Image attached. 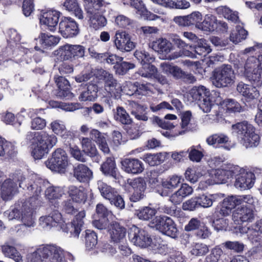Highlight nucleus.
Returning <instances> with one entry per match:
<instances>
[{
    "label": "nucleus",
    "mask_w": 262,
    "mask_h": 262,
    "mask_svg": "<svg viewBox=\"0 0 262 262\" xmlns=\"http://www.w3.org/2000/svg\"><path fill=\"white\" fill-rule=\"evenodd\" d=\"M254 203V200L250 195H231L224 199L219 204V213L222 216H227L237 206L244 204L253 205Z\"/></svg>",
    "instance_id": "6"
},
{
    "label": "nucleus",
    "mask_w": 262,
    "mask_h": 262,
    "mask_svg": "<svg viewBox=\"0 0 262 262\" xmlns=\"http://www.w3.org/2000/svg\"><path fill=\"white\" fill-rule=\"evenodd\" d=\"M217 14L222 15L225 19L234 24H239L238 12L227 6H220L216 8Z\"/></svg>",
    "instance_id": "35"
},
{
    "label": "nucleus",
    "mask_w": 262,
    "mask_h": 262,
    "mask_svg": "<svg viewBox=\"0 0 262 262\" xmlns=\"http://www.w3.org/2000/svg\"><path fill=\"white\" fill-rule=\"evenodd\" d=\"M209 252L208 246L202 243H193L190 251L191 255L195 256H202Z\"/></svg>",
    "instance_id": "54"
},
{
    "label": "nucleus",
    "mask_w": 262,
    "mask_h": 262,
    "mask_svg": "<svg viewBox=\"0 0 262 262\" xmlns=\"http://www.w3.org/2000/svg\"><path fill=\"white\" fill-rule=\"evenodd\" d=\"M59 32L64 38L74 37L79 33L78 25L71 18H62L59 24Z\"/></svg>",
    "instance_id": "22"
},
{
    "label": "nucleus",
    "mask_w": 262,
    "mask_h": 262,
    "mask_svg": "<svg viewBox=\"0 0 262 262\" xmlns=\"http://www.w3.org/2000/svg\"><path fill=\"white\" fill-rule=\"evenodd\" d=\"M121 168L125 172L138 174L144 170V166L142 161L136 158H125L121 162Z\"/></svg>",
    "instance_id": "24"
},
{
    "label": "nucleus",
    "mask_w": 262,
    "mask_h": 262,
    "mask_svg": "<svg viewBox=\"0 0 262 262\" xmlns=\"http://www.w3.org/2000/svg\"><path fill=\"white\" fill-rule=\"evenodd\" d=\"M238 167L231 164L222 165L220 168L212 169L211 174L213 175L216 184L226 183L237 172Z\"/></svg>",
    "instance_id": "17"
},
{
    "label": "nucleus",
    "mask_w": 262,
    "mask_h": 262,
    "mask_svg": "<svg viewBox=\"0 0 262 262\" xmlns=\"http://www.w3.org/2000/svg\"><path fill=\"white\" fill-rule=\"evenodd\" d=\"M74 177L80 182H86L93 177L91 169L85 165L79 164L74 167Z\"/></svg>",
    "instance_id": "31"
},
{
    "label": "nucleus",
    "mask_w": 262,
    "mask_h": 262,
    "mask_svg": "<svg viewBox=\"0 0 262 262\" xmlns=\"http://www.w3.org/2000/svg\"><path fill=\"white\" fill-rule=\"evenodd\" d=\"M115 119L123 124H129L132 120L128 114L122 107L119 106L116 108V112L114 114Z\"/></svg>",
    "instance_id": "50"
},
{
    "label": "nucleus",
    "mask_w": 262,
    "mask_h": 262,
    "mask_svg": "<svg viewBox=\"0 0 262 262\" xmlns=\"http://www.w3.org/2000/svg\"><path fill=\"white\" fill-rule=\"evenodd\" d=\"M256 213L254 207L243 206L237 208L232 212V220L235 224L252 222L255 218Z\"/></svg>",
    "instance_id": "15"
},
{
    "label": "nucleus",
    "mask_w": 262,
    "mask_h": 262,
    "mask_svg": "<svg viewBox=\"0 0 262 262\" xmlns=\"http://www.w3.org/2000/svg\"><path fill=\"white\" fill-rule=\"evenodd\" d=\"M216 17L212 14H207L205 16L204 20L201 21L200 25H199L198 29L204 31H212L216 28Z\"/></svg>",
    "instance_id": "39"
},
{
    "label": "nucleus",
    "mask_w": 262,
    "mask_h": 262,
    "mask_svg": "<svg viewBox=\"0 0 262 262\" xmlns=\"http://www.w3.org/2000/svg\"><path fill=\"white\" fill-rule=\"evenodd\" d=\"M245 74L249 80L253 82V85L239 82L236 87L237 92L240 93L247 101L250 102L257 99L260 93L257 88L261 86L260 79L262 72V54L257 58L254 56L248 58L244 67Z\"/></svg>",
    "instance_id": "2"
},
{
    "label": "nucleus",
    "mask_w": 262,
    "mask_h": 262,
    "mask_svg": "<svg viewBox=\"0 0 262 262\" xmlns=\"http://www.w3.org/2000/svg\"><path fill=\"white\" fill-rule=\"evenodd\" d=\"M202 176L201 173L198 171L196 168L193 167L188 168L185 172L186 179L192 183L198 181L199 178Z\"/></svg>",
    "instance_id": "62"
},
{
    "label": "nucleus",
    "mask_w": 262,
    "mask_h": 262,
    "mask_svg": "<svg viewBox=\"0 0 262 262\" xmlns=\"http://www.w3.org/2000/svg\"><path fill=\"white\" fill-rule=\"evenodd\" d=\"M60 14L59 11L53 9L41 11L39 15L40 23L49 30L54 31L56 30Z\"/></svg>",
    "instance_id": "19"
},
{
    "label": "nucleus",
    "mask_w": 262,
    "mask_h": 262,
    "mask_svg": "<svg viewBox=\"0 0 262 262\" xmlns=\"http://www.w3.org/2000/svg\"><path fill=\"white\" fill-rule=\"evenodd\" d=\"M27 138L30 140L31 154L35 159H41L57 142L54 135L46 132L30 133Z\"/></svg>",
    "instance_id": "3"
},
{
    "label": "nucleus",
    "mask_w": 262,
    "mask_h": 262,
    "mask_svg": "<svg viewBox=\"0 0 262 262\" xmlns=\"http://www.w3.org/2000/svg\"><path fill=\"white\" fill-rule=\"evenodd\" d=\"M68 164V155L61 148L56 149L52 154V157L45 162L49 169L59 173L64 172Z\"/></svg>",
    "instance_id": "10"
},
{
    "label": "nucleus",
    "mask_w": 262,
    "mask_h": 262,
    "mask_svg": "<svg viewBox=\"0 0 262 262\" xmlns=\"http://www.w3.org/2000/svg\"><path fill=\"white\" fill-rule=\"evenodd\" d=\"M98 187L102 196L108 200L111 204L121 209L124 208L125 203L123 198L115 189L101 181L98 182Z\"/></svg>",
    "instance_id": "13"
},
{
    "label": "nucleus",
    "mask_w": 262,
    "mask_h": 262,
    "mask_svg": "<svg viewBox=\"0 0 262 262\" xmlns=\"http://www.w3.org/2000/svg\"><path fill=\"white\" fill-rule=\"evenodd\" d=\"M211 80L216 88L229 86L235 82V74L231 66L224 64L212 72Z\"/></svg>",
    "instance_id": "7"
},
{
    "label": "nucleus",
    "mask_w": 262,
    "mask_h": 262,
    "mask_svg": "<svg viewBox=\"0 0 262 262\" xmlns=\"http://www.w3.org/2000/svg\"><path fill=\"white\" fill-rule=\"evenodd\" d=\"M49 252L44 262H65L64 260V253L63 250L59 247L53 245H47Z\"/></svg>",
    "instance_id": "32"
},
{
    "label": "nucleus",
    "mask_w": 262,
    "mask_h": 262,
    "mask_svg": "<svg viewBox=\"0 0 262 262\" xmlns=\"http://www.w3.org/2000/svg\"><path fill=\"white\" fill-rule=\"evenodd\" d=\"M210 91L203 85L193 87L186 95L185 98L187 99L188 103H191L194 102H198L204 97L209 96Z\"/></svg>",
    "instance_id": "27"
},
{
    "label": "nucleus",
    "mask_w": 262,
    "mask_h": 262,
    "mask_svg": "<svg viewBox=\"0 0 262 262\" xmlns=\"http://www.w3.org/2000/svg\"><path fill=\"white\" fill-rule=\"evenodd\" d=\"M101 170L105 174L111 176L115 179L119 177L115 160L112 158H109L101 166Z\"/></svg>",
    "instance_id": "38"
},
{
    "label": "nucleus",
    "mask_w": 262,
    "mask_h": 262,
    "mask_svg": "<svg viewBox=\"0 0 262 262\" xmlns=\"http://www.w3.org/2000/svg\"><path fill=\"white\" fill-rule=\"evenodd\" d=\"M36 40L42 47L46 48L57 45L60 40V38L47 33H42Z\"/></svg>",
    "instance_id": "41"
},
{
    "label": "nucleus",
    "mask_w": 262,
    "mask_h": 262,
    "mask_svg": "<svg viewBox=\"0 0 262 262\" xmlns=\"http://www.w3.org/2000/svg\"><path fill=\"white\" fill-rule=\"evenodd\" d=\"M216 182L212 174H211V170L206 173L202 180L200 181L199 184L198 188L200 189H206L209 186L215 184Z\"/></svg>",
    "instance_id": "60"
},
{
    "label": "nucleus",
    "mask_w": 262,
    "mask_h": 262,
    "mask_svg": "<svg viewBox=\"0 0 262 262\" xmlns=\"http://www.w3.org/2000/svg\"><path fill=\"white\" fill-rule=\"evenodd\" d=\"M149 47L160 54H168L173 49L172 43L165 38H159L149 43Z\"/></svg>",
    "instance_id": "29"
},
{
    "label": "nucleus",
    "mask_w": 262,
    "mask_h": 262,
    "mask_svg": "<svg viewBox=\"0 0 262 262\" xmlns=\"http://www.w3.org/2000/svg\"><path fill=\"white\" fill-rule=\"evenodd\" d=\"M108 233L111 240L114 243L123 242L125 238L126 231L124 227L117 222H114L108 227Z\"/></svg>",
    "instance_id": "30"
},
{
    "label": "nucleus",
    "mask_w": 262,
    "mask_h": 262,
    "mask_svg": "<svg viewBox=\"0 0 262 262\" xmlns=\"http://www.w3.org/2000/svg\"><path fill=\"white\" fill-rule=\"evenodd\" d=\"M181 176L172 175L167 179L161 181L162 187L157 188V193L162 196H168L174 189L178 187L182 183Z\"/></svg>",
    "instance_id": "21"
},
{
    "label": "nucleus",
    "mask_w": 262,
    "mask_h": 262,
    "mask_svg": "<svg viewBox=\"0 0 262 262\" xmlns=\"http://www.w3.org/2000/svg\"><path fill=\"white\" fill-rule=\"evenodd\" d=\"M131 6L134 8L136 10V13L141 16L145 15L146 13V18L149 20H159L162 23L166 21V19L164 15L165 12L162 11H158L157 9L154 10V12L158 14H156L150 12H147L145 5L141 0H129Z\"/></svg>",
    "instance_id": "16"
},
{
    "label": "nucleus",
    "mask_w": 262,
    "mask_h": 262,
    "mask_svg": "<svg viewBox=\"0 0 262 262\" xmlns=\"http://www.w3.org/2000/svg\"><path fill=\"white\" fill-rule=\"evenodd\" d=\"M128 184L131 187L133 191H130V200L136 202L144 197V192L146 184L145 180L141 177L136 178L127 180Z\"/></svg>",
    "instance_id": "18"
},
{
    "label": "nucleus",
    "mask_w": 262,
    "mask_h": 262,
    "mask_svg": "<svg viewBox=\"0 0 262 262\" xmlns=\"http://www.w3.org/2000/svg\"><path fill=\"white\" fill-rule=\"evenodd\" d=\"M1 191L3 200H11L17 193V184L11 179L6 180L2 185Z\"/></svg>",
    "instance_id": "33"
},
{
    "label": "nucleus",
    "mask_w": 262,
    "mask_h": 262,
    "mask_svg": "<svg viewBox=\"0 0 262 262\" xmlns=\"http://www.w3.org/2000/svg\"><path fill=\"white\" fill-rule=\"evenodd\" d=\"M134 55L140 62L142 67L144 66V64H150L155 60V58L143 50L136 51Z\"/></svg>",
    "instance_id": "55"
},
{
    "label": "nucleus",
    "mask_w": 262,
    "mask_h": 262,
    "mask_svg": "<svg viewBox=\"0 0 262 262\" xmlns=\"http://www.w3.org/2000/svg\"><path fill=\"white\" fill-rule=\"evenodd\" d=\"M128 238L134 245L145 248L149 246L151 242V238L148 234L144 230L133 226L128 231Z\"/></svg>",
    "instance_id": "14"
},
{
    "label": "nucleus",
    "mask_w": 262,
    "mask_h": 262,
    "mask_svg": "<svg viewBox=\"0 0 262 262\" xmlns=\"http://www.w3.org/2000/svg\"><path fill=\"white\" fill-rule=\"evenodd\" d=\"M191 117V113L189 111H186L182 114L181 117V127L182 130L179 132L177 135H181L190 130L189 126V122Z\"/></svg>",
    "instance_id": "59"
},
{
    "label": "nucleus",
    "mask_w": 262,
    "mask_h": 262,
    "mask_svg": "<svg viewBox=\"0 0 262 262\" xmlns=\"http://www.w3.org/2000/svg\"><path fill=\"white\" fill-rule=\"evenodd\" d=\"M98 74L104 80V90L108 96L115 98L119 97L123 90L121 84L117 82L113 75L102 69L98 71Z\"/></svg>",
    "instance_id": "11"
},
{
    "label": "nucleus",
    "mask_w": 262,
    "mask_h": 262,
    "mask_svg": "<svg viewBox=\"0 0 262 262\" xmlns=\"http://www.w3.org/2000/svg\"><path fill=\"white\" fill-rule=\"evenodd\" d=\"M114 45L121 52H129L135 47L129 35L125 31H117L115 36Z\"/></svg>",
    "instance_id": "23"
},
{
    "label": "nucleus",
    "mask_w": 262,
    "mask_h": 262,
    "mask_svg": "<svg viewBox=\"0 0 262 262\" xmlns=\"http://www.w3.org/2000/svg\"><path fill=\"white\" fill-rule=\"evenodd\" d=\"M84 10L88 18L90 28L98 30L107 24V20L103 15V7L110 3L104 0H82Z\"/></svg>",
    "instance_id": "4"
},
{
    "label": "nucleus",
    "mask_w": 262,
    "mask_h": 262,
    "mask_svg": "<svg viewBox=\"0 0 262 262\" xmlns=\"http://www.w3.org/2000/svg\"><path fill=\"white\" fill-rule=\"evenodd\" d=\"M155 209L145 207L136 211V214L140 220H148L156 214Z\"/></svg>",
    "instance_id": "58"
},
{
    "label": "nucleus",
    "mask_w": 262,
    "mask_h": 262,
    "mask_svg": "<svg viewBox=\"0 0 262 262\" xmlns=\"http://www.w3.org/2000/svg\"><path fill=\"white\" fill-rule=\"evenodd\" d=\"M39 223L40 226L46 230L58 226L64 232H68L69 231L67 229V225L65 224L61 213L57 210L53 211L48 215L41 216L39 219Z\"/></svg>",
    "instance_id": "12"
},
{
    "label": "nucleus",
    "mask_w": 262,
    "mask_h": 262,
    "mask_svg": "<svg viewBox=\"0 0 262 262\" xmlns=\"http://www.w3.org/2000/svg\"><path fill=\"white\" fill-rule=\"evenodd\" d=\"M193 191V188L188 184L183 183L178 190L170 196L169 200L174 205L180 204L184 198L191 194Z\"/></svg>",
    "instance_id": "28"
},
{
    "label": "nucleus",
    "mask_w": 262,
    "mask_h": 262,
    "mask_svg": "<svg viewBox=\"0 0 262 262\" xmlns=\"http://www.w3.org/2000/svg\"><path fill=\"white\" fill-rule=\"evenodd\" d=\"M50 126L51 130L55 134L60 135L64 139L70 135V133L67 130L63 122L61 120H54L50 123Z\"/></svg>",
    "instance_id": "44"
},
{
    "label": "nucleus",
    "mask_w": 262,
    "mask_h": 262,
    "mask_svg": "<svg viewBox=\"0 0 262 262\" xmlns=\"http://www.w3.org/2000/svg\"><path fill=\"white\" fill-rule=\"evenodd\" d=\"M129 106L131 110V113L135 116V118L139 120L147 121V116L143 114L145 108L134 101H130L129 103Z\"/></svg>",
    "instance_id": "45"
},
{
    "label": "nucleus",
    "mask_w": 262,
    "mask_h": 262,
    "mask_svg": "<svg viewBox=\"0 0 262 262\" xmlns=\"http://www.w3.org/2000/svg\"><path fill=\"white\" fill-rule=\"evenodd\" d=\"M160 68L163 73L167 75H171L176 78L182 74V70L180 68L168 62L161 63Z\"/></svg>",
    "instance_id": "47"
},
{
    "label": "nucleus",
    "mask_w": 262,
    "mask_h": 262,
    "mask_svg": "<svg viewBox=\"0 0 262 262\" xmlns=\"http://www.w3.org/2000/svg\"><path fill=\"white\" fill-rule=\"evenodd\" d=\"M195 43L193 46V49L196 55L205 56L211 52L212 49L208 41L206 39L204 38L199 39Z\"/></svg>",
    "instance_id": "43"
},
{
    "label": "nucleus",
    "mask_w": 262,
    "mask_h": 262,
    "mask_svg": "<svg viewBox=\"0 0 262 262\" xmlns=\"http://www.w3.org/2000/svg\"><path fill=\"white\" fill-rule=\"evenodd\" d=\"M49 250L47 249V245H40L33 252L28 255L27 262H44L47 252Z\"/></svg>",
    "instance_id": "36"
},
{
    "label": "nucleus",
    "mask_w": 262,
    "mask_h": 262,
    "mask_svg": "<svg viewBox=\"0 0 262 262\" xmlns=\"http://www.w3.org/2000/svg\"><path fill=\"white\" fill-rule=\"evenodd\" d=\"M135 67V65L133 63L126 61H123L120 63H118L114 66L116 73L119 75H124L128 70L133 69Z\"/></svg>",
    "instance_id": "63"
},
{
    "label": "nucleus",
    "mask_w": 262,
    "mask_h": 262,
    "mask_svg": "<svg viewBox=\"0 0 262 262\" xmlns=\"http://www.w3.org/2000/svg\"><path fill=\"white\" fill-rule=\"evenodd\" d=\"M19 174L17 178L19 187L28 190L33 196L22 203L20 210L14 208L5 212L4 214L9 220H20L26 226H34L35 222L33 214L40 204L38 196L42 191L43 181L36 174L30 175L26 178L22 174Z\"/></svg>",
    "instance_id": "1"
},
{
    "label": "nucleus",
    "mask_w": 262,
    "mask_h": 262,
    "mask_svg": "<svg viewBox=\"0 0 262 262\" xmlns=\"http://www.w3.org/2000/svg\"><path fill=\"white\" fill-rule=\"evenodd\" d=\"M238 230L241 234H247L252 244H260L262 242V219L257 221L251 228L239 227Z\"/></svg>",
    "instance_id": "20"
},
{
    "label": "nucleus",
    "mask_w": 262,
    "mask_h": 262,
    "mask_svg": "<svg viewBox=\"0 0 262 262\" xmlns=\"http://www.w3.org/2000/svg\"><path fill=\"white\" fill-rule=\"evenodd\" d=\"M229 141L228 137L223 134H213L206 139L207 143L210 145H213L215 147L220 144L226 143Z\"/></svg>",
    "instance_id": "52"
},
{
    "label": "nucleus",
    "mask_w": 262,
    "mask_h": 262,
    "mask_svg": "<svg viewBox=\"0 0 262 262\" xmlns=\"http://www.w3.org/2000/svg\"><path fill=\"white\" fill-rule=\"evenodd\" d=\"M97 244V236L94 231L87 230L85 234V246L88 250L93 249Z\"/></svg>",
    "instance_id": "61"
},
{
    "label": "nucleus",
    "mask_w": 262,
    "mask_h": 262,
    "mask_svg": "<svg viewBox=\"0 0 262 262\" xmlns=\"http://www.w3.org/2000/svg\"><path fill=\"white\" fill-rule=\"evenodd\" d=\"M223 251L219 246H216L211 250V253L205 258V262H218Z\"/></svg>",
    "instance_id": "64"
},
{
    "label": "nucleus",
    "mask_w": 262,
    "mask_h": 262,
    "mask_svg": "<svg viewBox=\"0 0 262 262\" xmlns=\"http://www.w3.org/2000/svg\"><path fill=\"white\" fill-rule=\"evenodd\" d=\"M127 86L132 89L130 92H127L128 95H132L134 92L137 93L139 95H146L149 93H152L154 90V85L150 83H140L136 82L132 83L129 82L127 84Z\"/></svg>",
    "instance_id": "34"
},
{
    "label": "nucleus",
    "mask_w": 262,
    "mask_h": 262,
    "mask_svg": "<svg viewBox=\"0 0 262 262\" xmlns=\"http://www.w3.org/2000/svg\"><path fill=\"white\" fill-rule=\"evenodd\" d=\"M142 160L151 166L160 164L164 160L165 155L162 153L146 154L142 158Z\"/></svg>",
    "instance_id": "49"
},
{
    "label": "nucleus",
    "mask_w": 262,
    "mask_h": 262,
    "mask_svg": "<svg viewBox=\"0 0 262 262\" xmlns=\"http://www.w3.org/2000/svg\"><path fill=\"white\" fill-rule=\"evenodd\" d=\"M2 251L6 256L13 259L16 262H23L22 257L14 247L4 245L2 247Z\"/></svg>",
    "instance_id": "56"
},
{
    "label": "nucleus",
    "mask_w": 262,
    "mask_h": 262,
    "mask_svg": "<svg viewBox=\"0 0 262 262\" xmlns=\"http://www.w3.org/2000/svg\"><path fill=\"white\" fill-rule=\"evenodd\" d=\"M67 193L73 202L84 204L88 199V191L83 186L71 185L69 186Z\"/></svg>",
    "instance_id": "25"
},
{
    "label": "nucleus",
    "mask_w": 262,
    "mask_h": 262,
    "mask_svg": "<svg viewBox=\"0 0 262 262\" xmlns=\"http://www.w3.org/2000/svg\"><path fill=\"white\" fill-rule=\"evenodd\" d=\"M157 71V68L151 63L144 64V66L139 70L138 74L143 77L152 79L154 77Z\"/></svg>",
    "instance_id": "53"
},
{
    "label": "nucleus",
    "mask_w": 262,
    "mask_h": 262,
    "mask_svg": "<svg viewBox=\"0 0 262 262\" xmlns=\"http://www.w3.org/2000/svg\"><path fill=\"white\" fill-rule=\"evenodd\" d=\"M97 57L98 58L105 61L107 63L110 64H117L120 62H121L123 60L122 57L118 56L116 54H112L110 52L98 54Z\"/></svg>",
    "instance_id": "57"
},
{
    "label": "nucleus",
    "mask_w": 262,
    "mask_h": 262,
    "mask_svg": "<svg viewBox=\"0 0 262 262\" xmlns=\"http://www.w3.org/2000/svg\"><path fill=\"white\" fill-rule=\"evenodd\" d=\"M98 88L95 84L88 85L86 90L82 92L79 97L80 101H93L97 97Z\"/></svg>",
    "instance_id": "48"
},
{
    "label": "nucleus",
    "mask_w": 262,
    "mask_h": 262,
    "mask_svg": "<svg viewBox=\"0 0 262 262\" xmlns=\"http://www.w3.org/2000/svg\"><path fill=\"white\" fill-rule=\"evenodd\" d=\"M54 80L59 90V95L63 97H68L71 94L68 80L64 77L60 76H55Z\"/></svg>",
    "instance_id": "42"
},
{
    "label": "nucleus",
    "mask_w": 262,
    "mask_h": 262,
    "mask_svg": "<svg viewBox=\"0 0 262 262\" xmlns=\"http://www.w3.org/2000/svg\"><path fill=\"white\" fill-rule=\"evenodd\" d=\"M247 35V31L240 25L236 26L235 29L232 31L230 35V40L236 44L245 39Z\"/></svg>",
    "instance_id": "46"
},
{
    "label": "nucleus",
    "mask_w": 262,
    "mask_h": 262,
    "mask_svg": "<svg viewBox=\"0 0 262 262\" xmlns=\"http://www.w3.org/2000/svg\"><path fill=\"white\" fill-rule=\"evenodd\" d=\"M255 182V175L251 172L241 173L236 178L234 186L241 190H246L252 188Z\"/></svg>",
    "instance_id": "26"
},
{
    "label": "nucleus",
    "mask_w": 262,
    "mask_h": 262,
    "mask_svg": "<svg viewBox=\"0 0 262 262\" xmlns=\"http://www.w3.org/2000/svg\"><path fill=\"white\" fill-rule=\"evenodd\" d=\"M150 226L155 228L164 234L172 238L178 235V230L173 220L167 216H156L149 223Z\"/></svg>",
    "instance_id": "9"
},
{
    "label": "nucleus",
    "mask_w": 262,
    "mask_h": 262,
    "mask_svg": "<svg viewBox=\"0 0 262 262\" xmlns=\"http://www.w3.org/2000/svg\"><path fill=\"white\" fill-rule=\"evenodd\" d=\"M63 194L64 190L60 187H49L45 191L46 197L51 201L59 199Z\"/></svg>",
    "instance_id": "51"
},
{
    "label": "nucleus",
    "mask_w": 262,
    "mask_h": 262,
    "mask_svg": "<svg viewBox=\"0 0 262 262\" xmlns=\"http://www.w3.org/2000/svg\"><path fill=\"white\" fill-rule=\"evenodd\" d=\"M232 134L246 148L257 147L260 143V137L256 133L254 126L247 121H243L233 124L231 126Z\"/></svg>",
    "instance_id": "5"
},
{
    "label": "nucleus",
    "mask_w": 262,
    "mask_h": 262,
    "mask_svg": "<svg viewBox=\"0 0 262 262\" xmlns=\"http://www.w3.org/2000/svg\"><path fill=\"white\" fill-rule=\"evenodd\" d=\"M85 216V212L82 210L75 215L71 226L72 228L70 232L73 233L75 236L78 237L81 231V228L84 224V219Z\"/></svg>",
    "instance_id": "37"
},
{
    "label": "nucleus",
    "mask_w": 262,
    "mask_h": 262,
    "mask_svg": "<svg viewBox=\"0 0 262 262\" xmlns=\"http://www.w3.org/2000/svg\"><path fill=\"white\" fill-rule=\"evenodd\" d=\"M15 145L0 137V157H10L16 152Z\"/></svg>",
    "instance_id": "40"
},
{
    "label": "nucleus",
    "mask_w": 262,
    "mask_h": 262,
    "mask_svg": "<svg viewBox=\"0 0 262 262\" xmlns=\"http://www.w3.org/2000/svg\"><path fill=\"white\" fill-rule=\"evenodd\" d=\"M223 193L202 194L186 201L183 203L182 208L184 210H194L196 208H207L211 207L213 202L224 197Z\"/></svg>",
    "instance_id": "8"
}]
</instances>
